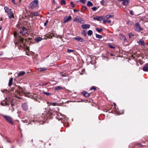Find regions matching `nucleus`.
<instances>
[{"mask_svg":"<svg viewBox=\"0 0 148 148\" xmlns=\"http://www.w3.org/2000/svg\"><path fill=\"white\" fill-rule=\"evenodd\" d=\"M1 104L3 106H9L10 105L11 106L9 108V110H11L12 112H13L14 110L15 106L14 103H13V101L10 99L4 100L1 103Z\"/></svg>","mask_w":148,"mask_h":148,"instance_id":"1","label":"nucleus"},{"mask_svg":"<svg viewBox=\"0 0 148 148\" xmlns=\"http://www.w3.org/2000/svg\"><path fill=\"white\" fill-rule=\"evenodd\" d=\"M24 39L21 36L18 35L17 37V41L15 42V45L16 46H18V48L20 49V47H22L21 44H23L24 42Z\"/></svg>","mask_w":148,"mask_h":148,"instance_id":"2","label":"nucleus"},{"mask_svg":"<svg viewBox=\"0 0 148 148\" xmlns=\"http://www.w3.org/2000/svg\"><path fill=\"white\" fill-rule=\"evenodd\" d=\"M29 8L32 9H34L38 8V1L34 0L32 1L29 4Z\"/></svg>","mask_w":148,"mask_h":148,"instance_id":"3","label":"nucleus"},{"mask_svg":"<svg viewBox=\"0 0 148 148\" xmlns=\"http://www.w3.org/2000/svg\"><path fill=\"white\" fill-rule=\"evenodd\" d=\"M2 116L3 118H5L9 123L12 125H13L14 124V123L12 121V119L10 116L4 115H3Z\"/></svg>","mask_w":148,"mask_h":148,"instance_id":"4","label":"nucleus"},{"mask_svg":"<svg viewBox=\"0 0 148 148\" xmlns=\"http://www.w3.org/2000/svg\"><path fill=\"white\" fill-rule=\"evenodd\" d=\"M135 26V29L136 31L140 32L143 30V29L141 27L138 22L136 23Z\"/></svg>","mask_w":148,"mask_h":148,"instance_id":"5","label":"nucleus"},{"mask_svg":"<svg viewBox=\"0 0 148 148\" xmlns=\"http://www.w3.org/2000/svg\"><path fill=\"white\" fill-rule=\"evenodd\" d=\"M73 21L77 23H83L84 21L82 19L80 16H77L75 18Z\"/></svg>","mask_w":148,"mask_h":148,"instance_id":"6","label":"nucleus"},{"mask_svg":"<svg viewBox=\"0 0 148 148\" xmlns=\"http://www.w3.org/2000/svg\"><path fill=\"white\" fill-rule=\"evenodd\" d=\"M28 30L25 27H22V29L20 31V33L22 35H25L27 34Z\"/></svg>","mask_w":148,"mask_h":148,"instance_id":"7","label":"nucleus"},{"mask_svg":"<svg viewBox=\"0 0 148 148\" xmlns=\"http://www.w3.org/2000/svg\"><path fill=\"white\" fill-rule=\"evenodd\" d=\"M72 19V17L71 16H69V17L66 16L64 18V20L63 23H66L67 22L70 21Z\"/></svg>","mask_w":148,"mask_h":148,"instance_id":"8","label":"nucleus"},{"mask_svg":"<svg viewBox=\"0 0 148 148\" xmlns=\"http://www.w3.org/2000/svg\"><path fill=\"white\" fill-rule=\"evenodd\" d=\"M93 19L95 20H97L98 21H102L104 18L103 16H96L93 18Z\"/></svg>","mask_w":148,"mask_h":148,"instance_id":"9","label":"nucleus"},{"mask_svg":"<svg viewBox=\"0 0 148 148\" xmlns=\"http://www.w3.org/2000/svg\"><path fill=\"white\" fill-rule=\"evenodd\" d=\"M20 92L19 91H17V90H16L15 93L14 94V96L16 97L18 99H21V98L20 97Z\"/></svg>","mask_w":148,"mask_h":148,"instance_id":"10","label":"nucleus"},{"mask_svg":"<svg viewBox=\"0 0 148 148\" xmlns=\"http://www.w3.org/2000/svg\"><path fill=\"white\" fill-rule=\"evenodd\" d=\"M8 15L9 18L10 19H11L12 18H14L13 13L12 12L11 10H10L7 13Z\"/></svg>","mask_w":148,"mask_h":148,"instance_id":"11","label":"nucleus"},{"mask_svg":"<svg viewBox=\"0 0 148 148\" xmlns=\"http://www.w3.org/2000/svg\"><path fill=\"white\" fill-rule=\"evenodd\" d=\"M82 28L84 29H89L90 27V25L89 24H84L81 25Z\"/></svg>","mask_w":148,"mask_h":148,"instance_id":"12","label":"nucleus"},{"mask_svg":"<svg viewBox=\"0 0 148 148\" xmlns=\"http://www.w3.org/2000/svg\"><path fill=\"white\" fill-rule=\"evenodd\" d=\"M22 107L23 110L25 111H26L28 109L27 105L26 103H23L22 105Z\"/></svg>","mask_w":148,"mask_h":148,"instance_id":"13","label":"nucleus"},{"mask_svg":"<svg viewBox=\"0 0 148 148\" xmlns=\"http://www.w3.org/2000/svg\"><path fill=\"white\" fill-rule=\"evenodd\" d=\"M73 39L74 40H77L79 42H84V40L83 38H81L80 37H75L73 38Z\"/></svg>","mask_w":148,"mask_h":148,"instance_id":"14","label":"nucleus"},{"mask_svg":"<svg viewBox=\"0 0 148 148\" xmlns=\"http://www.w3.org/2000/svg\"><path fill=\"white\" fill-rule=\"evenodd\" d=\"M138 44L140 45L144 46L145 45V43L143 40H140L137 42Z\"/></svg>","mask_w":148,"mask_h":148,"instance_id":"15","label":"nucleus"},{"mask_svg":"<svg viewBox=\"0 0 148 148\" xmlns=\"http://www.w3.org/2000/svg\"><path fill=\"white\" fill-rule=\"evenodd\" d=\"M25 74V72L24 71H20L18 73L17 77H18L20 76H21L24 75Z\"/></svg>","mask_w":148,"mask_h":148,"instance_id":"16","label":"nucleus"},{"mask_svg":"<svg viewBox=\"0 0 148 148\" xmlns=\"http://www.w3.org/2000/svg\"><path fill=\"white\" fill-rule=\"evenodd\" d=\"M82 94L86 97H88L90 95V94L87 92L85 91H84L82 92Z\"/></svg>","mask_w":148,"mask_h":148,"instance_id":"17","label":"nucleus"},{"mask_svg":"<svg viewBox=\"0 0 148 148\" xmlns=\"http://www.w3.org/2000/svg\"><path fill=\"white\" fill-rule=\"evenodd\" d=\"M143 69L145 71H148V64H146L143 67Z\"/></svg>","mask_w":148,"mask_h":148,"instance_id":"18","label":"nucleus"},{"mask_svg":"<svg viewBox=\"0 0 148 148\" xmlns=\"http://www.w3.org/2000/svg\"><path fill=\"white\" fill-rule=\"evenodd\" d=\"M114 16L113 15H111L110 14H108L106 15L105 17V19L106 20H108L110 18H113Z\"/></svg>","mask_w":148,"mask_h":148,"instance_id":"19","label":"nucleus"},{"mask_svg":"<svg viewBox=\"0 0 148 148\" xmlns=\"http://www.w3.org/2000/svg\"><path fill=\"white\" fill-rule=\"evenodd\" d=\"M43 39L42 38L39 37H36L35 39V40L37 42H39L43 40Z\"/></svg>","mask_w":148,"mask_h":148,"instance_id":"20","label":"nucleus"},{"mask_svg":"<svg viewBox=\"0 0 148 148\" xmlns=\"http://www.w3.org/2000/svg\"><path fill=\"white\" fill-rule=\"evenodd\" d=\"M87 8L86 6L85 5H83L82 6L81 8L82 12H84V11L87 10Z\"/></svg>","mask_w":148,"mask_h":148,"instance_id":"21","label":"nucleus"},{"mask_svg":"<svg viewBox=\"0 0 148 148\" xmlns=\"http://www.w3.org/2000/svg\"><path fill=\"white\" fill-rule=\"evenodd\" d=\"M129 1L128 0H124L123 1V4L125 5H128Z\"/></svg>","mask_w":148,"mask_h":148,"instance_id":"22","label":"nucleus"},{"mask_svg":"<svg viewBox=\"0 0 148 148\" xmlns=\"http://www.w3.org/2000/svg\"><path fill=\"white\" fill-rule=\"evenodd\" d=\"M13 79L12 78H11L10 79L8 83V85L9 86H11L12 85L13 82Z\"/></svg>","mask_w":148,"mask_h":148,"instance_id":"23","label":"nucleus"},{"mask_svg":"<svg viewBox=\"0 0 148 148\" xmlns=\"http://www.w3.org/2000/svg\"><path fill=\"white\" fill-rule=\"evenodd\" d=\"M89 7L92 6L93 5L92 3L90 1H88L86 4Z\"/></svg>","mask_w":148,"mask_h":148,"instance_id":"24","label":"nucleus"},{"mask_svg":"<svg viewBox=\"0 0 148 148\" xmlns=\"http://www.w3.org/2000/svg\"><path fill=\"white\" fill-rule=\"evenodd\" d=\"M4 9L5 10V12L7 13L10 10H11V9H9L7 6H5Z\"/></svg>","mask_w":148,"mask_h":148,"instance_id":"25","label":"nucleus"},{"mask_svg":"<svg viewBox=\"0 0 148 148\" xmlns=\"http://www.w3.org/2000/svg\"><path fill=\"white\" fill-rule=\"evenodd\" d=\"M55 90H59L63 89V88L61 86H57L55 87Z\"/></svg>","mask_w":148,"mask_h":148,"instance_id":"26","label":"nucleus"},{"mask_svg":"<svg viewBox=\"0 0 148 148\" xmlns=\"http://www.w3.org/2000/svg\"><path fill=\"white\" fill-rule=\"evenodd\" d=\"M53 35L52 34L48 33L47 34V37H48V38H52Z\"/></svg>","mask_w":148,"mask_h":148,"instance_id":"27","label":"nucleus"},{"mask_svg":"<svg viewBox=\"0 0 148 148\" xmlns=\"http://www.w3.org/2000/svg\"><path fill=\"white\" fill-rule=\"evenodd\" d=\"M87 34L89 36H91L93 34V32L91 30H89Z\"/></svg>","mask_w":148,"mask_h":148,"instance_id":"28","label":"nucleus"},{"mask_svg":"<svg viewBox=\"0 0 148 148\" xmlns=\"http://www.w3.org/2000/svg\"><path fill=\"white\" fill-rule=\"evenodd\" d=\"M96 38H99V39L103 37L102 35H100L97 34H96Z\"/></svg>","mask_w":148,"mask_h":148,"instance_id":"29","label":"nucleus"},{"mask_svg":"<svg viewBox=\"0 0 148 148\" xmlns=\"http://www.w3.org/2000/svg\"><path fill=\"white\" fill-rule=\"evenodd\" d=\"M66 1L65 0H62L60 2V4L61 5H66Z\"/></svg>","mask_w":148,"mask_h":148,"instance_id":"30","label":"nucleus"},{"mask_svg":"<svg viewBox=\"0 0 148 148\" xmlns=\"http://www.w3.org/2000/svg\"><path fill=\"white\" fill-rule=\"evenodd\" d=\"M47 69L45 68H40L38 69V70L40 71H43L46 70Z\"/></svg>","mask_w":148,"mask_h":148,"instance_id":"31","label":"nucleus"},{"mask_svg":"<svg viewBox=\"0 0 148 148\" xmlns=\"http://www.w3.org/2000/svg\"><path fill=\"white\" fill-rule=\"evenodd\" d=\"M49 114L48 113H47V115H46V116H45L44 117V119L45 120H47L49 119Z\"/></svg>","mask_w":148,"mask_h":148,"instance_id":"32","label":"nucleus"},{"mask_svg":"<svg viewBox=\"0 0 148 148\" xmlns=\"http://www.w3.org/2000/svg\"><path fill=\"white\" fill-rule=\"evenodd\" d=\"M32 15L34 16H39V14L37 12H33L32 13Z\"/></svg>","mask_w":148,"mask_h":148,"instance_id":"33","label":"nucleus"},{"mask_svg":"<svg viewBox=\"0 0 148 148\" xmlns=\"http://www.w3.org/2000/svg\"><path fill=\"white\" fill-rule=\"evenodd\" d=\"M96 29L99 33H100L103 30V29L102 28H100L99 29L98 28H96Z\"/></svg>","mask_w":148,"mask_h":148,"instance_id":"34","label":"nucleus"},{"mask_svg":"<svg viewBox=\"0 0 148 148\" xmlns=\"http://www.w3.org/2000/svg\"><path fill=\"white\" fill-rule=\"evenodd\" d=\"M86 0H79V1L84 4H85Z\"/></svg>","mask_w":148,"mask_h":148,"instance_id":"35","label":"nucleus"},{"mask_svg":"<svg viewBox=\"0 0 148 148\" xmlns=\"http://www.w3.org/2000/svg\"><path fill=\"white\" fill-rule=\"evenodd\" d=\"M43 94L45 95H47V96H49V95H51V93L46 92H43Z\"/></svg>","mask_w":148,"mask_h":148,"instance_id":"36","label":"nucleus"},{"mask_svg":"<svg viewBox=\"0 0 148 148\" xmlns=\"http://www.w3.org/2000/svg\"><path fill=\"white\" fill-rule=\"evenodd\" d=\"M67 50L69 53H73L74 52V50L72 49H67Z\"/></svg>","mask_w":148,"mask_h":148,"instance_id":"37","label":"nucleus"},{"mask_svg":"<svg viewBox=\"0 0 148 148\" xmlns=\"http://www.w3.org/2000/svg\"><path fill=\"white\" fill-rule=\"evenodd\" d=\"M97 7H92L91 8V9L92 10L94 11H95L97 10Z\"/></svg>","mask_w":148,"mask_h":148,"instance_id":"38","label":"nucleus"},{"mask_svg":"<svg viewBox=\"0 0 148 148\" xmlns=\"http://www.w3.org/2000/svg\"><path fill=\"white\" fill-rule=\"evenodd\" d=\"M134 36V35L131 33H130L128 34V36L130 38L132 36Z\"/></svg>","mask_w":148,"mask_h":148,"instance_id":"39","label":"nucleus"},{"mask_svg":"<svg viewBox=\"0 0 148 148\" xmlns=\"http://www.w3.org/2000/svg\"><path fill=\"white\" fill-rule=\"evenodd\" d=\"M71 5L72 8H74L75 6V5L73 3V1H71L70 3Z\"/></svg>","mask_w":148,"mask_h":148,"instance_id":"40","label":"nucleus"},{"mask_svg":"<svg viewBox=\"0 0 148 148\" xmlns=\"http://www.w3.org/2000/svg\"><path fill=\"white\" fill-rule=\"evenodd\" d=\"M50 104L53 106H56L57 105V103H51Z\"/></svg>","mask_w":148,"mask_h":148,"instance_id":"41","label":"nucleus"},{"mask_svg":"<svg viewBox=\"0 0 148 148\" xmlns=\"http://www.w3.org/2000/svg\"><path fill=\"white\" fill-rule=\"evenodd\" d=\"M108 45L109 47L111 49H114L115 48V47H114L113 46L111 45L110 44H109Z\"/></svg>","mask_w":148,"mask_h":148,"instance_id":"42","label":"nucleus"},{"mask_svg":"<svg viewBox=\"0 0 148 148\" xmlns=\"http://www.w3.org/2000/svg\"><path fill=\"white\" fill-rule=\"evenodd\" d=\"M68 74L66 73H64V74H63L61 75V76L63 77H66L68 76Z\"/></svg>","mask_w":148,"mask_h":148,"instance_id":"43","label":"nucleus"},{"mask_svg":"<svg viewBox=\"0 0 148 148\" xmlns=\"http://www.w3.org/2000/svg\"><path fill=\"white\" fill-rule=\"evenodd\" d=\"M96 90V87H95L94 86H92L91 88H90V90Z\"/></svg>","mask_w":148,"mask_h":148,"instance_id":"44","label":"nucleus"},{"mask_svg":"<svg viewBox=\"0 0 148 148\" xmlns=\"http://www.w3.org/2000/svg\"><path fill=\"white\" fill-rule=\"evenodd\" d=\"M82 34H84L85 36H86V33L85 32V30H84L82 32Z\"/></svg>","mask_w":148,"mask_h":148,"instance_id":"45","label":"nucleus"},{"mask_svg":"<svg viewBox=\"0 0 148 148\" xmlns=\"http://www.w3.org/2000/svg\"><path fill=\"white\" fill-rule=\"evenodd\" d=\"M47 34H46L44 36V37L43 38V39L47 40V38H48V37H47Z\"/></svg>","mask_w":148,"mask_h":148,"instance_id":"46","label":"nucleus"},{"mask_svg":"<svg viewBox=\"0 0 148 148\" xmlns=\"http://www.w3.org/2000/svg\"><path fill=\"white\" fill-rule=\"evenodd\" d=\"M130 14L131 15H134V13H133V11L132 10L130 11Z\"/></svg>","mask_w":148,"mask_h":148,"instance_id":"47","label":"nucleus"},{"mask_svg":"<svg viewBox=\"0 0 148 148\" xmlns=\"http://www.w3.org/2000/svg\"><path fill=\"white\" fill-rule=\"evenodd\" d=\"M107 21L105 19H104L103 20V23H104V24Z\"/></svg>","mask_w":148,"mask_h":148,"instance_id":"48","label":"nucleus"},{"mask_svg":"<svg viewBox=\"0 0 148 148\" xmlns=\"http://www.w3.org/2000/svg\"><path fill=\"white\" fill-rule=\"evenodd\" d=\"M57 115L58 116H59V115H60L61 116H62V115L60 113H59Z\"/></svg>","mask_w":148,"mask_h":148,"instance_id":"49","label":"nucleus"},{"mask_svg":"<svg viewBox=\"0 0 148 148\" xmlns=\"http://www.w3.org/2000/svg\"><path fill=\"white\" fill-rule=\"evenodd\" d=\"M16 88L15 87H13L11 89V90L12 91H14V89Z\"/></svg>","mask_w":148,"mask_h":148,"instance_id":"50","label":"nucleus"},{"mask_svg":"<svg viewBox=\"0 0 148 148\" xmlns=\"http://www.w3.org/2000/svg\"><path fill=\"white\" fill-rule=\"evenodd\" d=\"M3 54V53L2 51L0 52V56L2 55Z\"/></svg>","mask_w":148,"mask_h":148,"instance_id":"51","label":"nucleus"},{"mask_svg":"<svg viewBox=\"0 0 148 148\" xmlns=\"http://www.w3.org/2000/svg\"><path fill=\"white\" fill-rule=\"evenodd\" d=\"M137 145L139 147H141V145L140 144H139V143H138L137 144Z\"/></svg>","mask_w":148,"mask_h":148,"instance_id":"52","label":"nucleus"},{"mask_svg":"<svg viewBox=\"0 0 148 148\" xmlns=\"http://www.w3.org/2000/svg\"><path fill=\"white\" fill-rule=\"evenodd\" d=\"M123 37V38L124 40L125 41V40H126V39L125 37L124 36Z\"/></svg>","mask_w":148,"mask_h":148,"instance_id":"53","label":"nucleus"},{"mask_svg":"<svg viewBox=\"0 0 148 148\" xmlns=\"http://www.w3.org/2000/svg\"><path fill=\"white\" fill-rule=\"evenodd\" d=\"M108 23H110L111 22V21L110 20H107V21Z\"/></svg>","mask_w":148,"mask_h":148,"instance_id":"54","label":"nucleus"},{"mask_svg":"<svg viewBox=\"0 0 148 148\" xmlns=\"http://www.w3.org/2000/svg\"><path fill=\"white\" fill-rule=\"evenodd\" d=\"M62 118H60V117L59 118L58 117H57V119L58 120H60V119H62Z\"/></svg>","mask_w":148,"mask_h":148,"instance_id":"55","label":"nucleus"},{"mask_svg":"<svg viewBox=\"0 0 148 148\" xmlns=\"http://www.w3.org/2000/svg\"><path fill=\"white\" fill-rule=\"evenodd\" d=\"M5 91H7V89H5V90H1V91L2 92H4Z\"/></svg>","mask_w":148,"mask_h":148,"instance_id":"56","label":"nucleus"},{"mask_svg":"<svg viewBox=\"0 0 148 148\" xmlns=\"http://www.w3.org/2000/svg\"><path fill=\"white\" fill-rule=\"evenodd\" d=\"M12 2H13V3H14V4H16V3H15V0H12Z\"/></svg>","mask_w":148,"mask_h":148,"instance_id":"57","label":"nucleus"},{"mask_svg":"<svg viewBox=\"0 0 148 148\" xmlns=\"http://www.w3.org/2000/svg\"><path fill=\"white\" fill-rule=\"evenodd\" d=\"M120 36H122L123 37L124 36L123 34L122 33L120 34Z\"/></svg>","mask_w":148,"mask_h":148,"instance_id":"58","label":"nucleus"},{"mask_svg":"<svg viewBox=\"0 0 148 148\" xmlns=\"http://www.w3.org/2000/svg\"><path fill=\"white\" fill-rule=\"evenodd\" d=\"M47 85V84H43L42 85V86H45Z\"/></svg>","mask_w":148,"mask_h":148,"instance_id":"59","label":"nucleus"},{"mask_svg":"<svg viewBox=\"0 0 148 148\" xmlns=\"http://www.w3.org/2000/svg\"><path fill=\"white\" fill-rule=\"evenodd\" d=\"M103 0H102V1L101 2V4H104V2H103Z\"/></svg>","mask_w":148,"mask_h":148,"instance_id":"60","label":"nucleus"},{"mask_svg":"<svg viewBox=\"0 0 148 148\" xmlns=\"http://www.w3.org/2000/svg\"><path fill=\"white\" fill-rule=\"evenodd\" d=\"M47 22H45V23H44V25L45 26H46L47 25Z\"/></svg>","mask_w":148,"mask_h":148,"instance_id":"61","label":"nucleus"},{"mask_svg":"<svg viewBox=\"0 0 148 148\" xmlns=\"http://www.w3.org/2000/svg\"><path fill=\"white\" fill-rule=\"evenodd\" d=\"M77 10H73V11L74 12H77Z\"/></svg>","mask_w":148,"mask_h":148,"instance_id":"62","label":"nucleus"},{"mask_svg":"<svg viewBox=\"0 0 148 148\" xmlns=\"http://www.w3.org/2000/svg\"><path fill=\"white\" fill-rule=\"evenodd\" d=\"M146 18L148 20V15H147Z\"/></svg>","mask_w":148,"mask_h":148,"instance_id":"63","label":"nucleus"},{"mask_svg":"<svg viewBox=\"0 0 148 148\" xmlns=\"http://www.w3.org/2000/svg\"><path fill=\"white\" fill-rule=\"evenodd\" d=\"M16 36V33H15L14 34V36L15 37Z\"/></svg>","mask_w":148,"mask_h":148,"instance_id":"64","label":"nucleus"}]
</instances>
